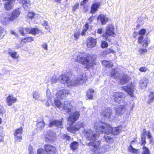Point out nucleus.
I'll return each instance as SVG.
<instances>
[{
  "label": "nucleus",
  "mask_w": 154,
  "mask_h": 154,
  "mask_svg": "<svg viewBox=\"0 0 154 154\" xmlns=\"http://www.w3.org/2000/svg\"><path fill=\"white\" fill-rule=\"evenodd\" d=\"M104 138L105 139L106 141L108 143L111 142L112 140V138L108 136H104Z\"/></svg>",
  "instance_id": "obj_44"
},
{
  "label": "nucleus",
  "mask_w": 154,
  "mask_h": 154,
  "mask_svg": "<svg viewBox=\"0 0 154 154\" xmlns=\"http://www.w3.org/2000/svg\"><path fill=\"white\" fill-rule=\"evenodd\" d=\"M101 5L100 2H94L92 3L91 7V13H95Z\"/></svg>",
  "instance_id": "obj_22"
},
{
  "label": "nucleus",
  "mask_w": 154,
  "mask_h": 154,
  "mask_svg": "<svg viewBox=\"0 0 154 154\" xmlns=\"http://www.w3.org/2000/svg\"><path fill=\"white\" fill-rule=\"evenodd\" d=\"M84 124L80 122H77L75 125L74 126H73L70 128H68V130L69 129H70V131L72 132L73 131H78L79 129L82 127H84Z\"/></svg>",
  "instance_id": "obj_20"
},
{
  "label": "nucleus",
  "mask_w": 154,
  "mask_h": 154,
  "mask_svg": "<svg viewBox=\"0 0 154 154\" xmlns=\"http://www.w3.org/2000/svg\"><path fill=\"white\" fill-rule=\"evenodd\" d=\"M124 96V94L121 92H116L113 95V99L114 101L117 103H120Z\"/></svg>",
  "instance_id": "obj_11"
},
{
  "label": "nucleus",
  "mask_w": 154,
  "mask_h": 154,
  "mask_svg": "<svg viewBox=\"0 0 154 154\" xmlns=\"http://www.w3.org/2000/svg\"><path fill=\"white\" fill-rule=\"evenodd\" d=\"M69 94L68 91L65 90H61L59 91L56 94L57 99H63L66 95Z\"/></svg>",
  "instance_id": "obj_17"
},
{
  "label": "nucleus",
  "mask_w": 154,
  "mask_h": 154,
  "mask_svg": "<svg viewBox=\"0 0 154 154\" xmlns=\"http://www.w3.org/2000/svg\"><path fill=\"white\" fill-rule=\"evenodd\" d=\"M148 70L147 68L145 66H142L140 67L139 70L141 72H145Z\"/></svg>",
  "instance_id": "obj_48"
},
{
  "label": "nucleus",
  "mask_w": 154,
  "mask_h": 154,
  "mask_svg": "<svg viewBox=\"0 0 154 154\" xmlns=\"http://www.w3.org/2000/svg\"><path fill=\"white\" fill-rule=\"evenodd\" d=\"M134 86L132 84H128L126 86H124L122 88L123 90L125 91L131 97H134L133 91L134 90Z\"/></svg>",
  "instance_id": "obj_12"
},
{
  "label": "nucleus",
  "mask_w": 154,
  "mask_h": 154,
  "mask_svg": "<svg viewBox=\"0 0 154 154\" xmlns=\"http://www.w3.org/2000/svg\"><path fill=\"white\" fill-rule=\"evenodd\" d=\"M10 32L11 34L14 35L16 36L17 35V33L14 31H13L12 30H10Z\"/></svg>",
  "instance_id": "obj_63"
},
{
  "label": "nucleus",
  "mask_w": 154,
  "mask_h": 154,
  "mask_svg": "<svg viewBox=\"0 0 154 154\" xmlns=\"http://www.w3.org/2000/svg\"><path fill=\"white\" fill-rule=\"evenodd\" d=\"M75 57V60L76 62H79L85 67L88 69L92 67L95 63V60L96 58V55L87 54L83 55L81 53H79Z\"/></svg>",
  "instance_id": "obj_3"
},
{
  "label": "nucleus",
  "mask_w": 154,
  "mask_h": 154,
  "mask_svg": "<svg viewBox=\"0 0 154 154\" xmlns=\"http://www.w3.org/2000/svg\"><path fill=\"white\" fill-rule=\"evenodd\" d=\"M2 73L3 74H6L7 73H8L10 72V71L8 70L5 69H2Z\"/></svg>",
  "instance_id": "obj_56"
},
{
  "label": "nucleus",
  "mask_w": 154,
  "mask_h": 154,
  "mask_svg": "<svg viewBox=\"0 0 154 154\" xmlns=\"http://www.w3.org/2000/svg\"><path fill=\"white\" fill-rule=\"evenodd\" d=\"M126 105H119L115 107V114L117 115L121 116L124 112L127 109Z\"/></svg>",
  "instance_id": "obj_10"
},
{
  "label": "nucleus",
  "mask_w": 154,
  "mask_h": 154,
  "mask_svg": "<svg viewBox=\"0 0 154 154\" xmlns=\"http://www.w3.org/2000/svg\"><path fill=\"white\" fill-rule=\"evenodd\" d=\"M15 3V0H8L4 3V8L6 10L10 11L13 8Z\"/></svg>",
  "instance_id": "obj_15"
},
{
  "label": "nucleus",
  "mask_w": 154,
  "mask_h": 154,
  "mask_svg": "<svg viewBox=\"0 0 154 154\" xmlns=\"http://www.w3.org/2000/svg\"><path fill=\"white\" fill-rule=\"evenodd\" d=\"M101 46L102 48H106L108 46V44L106 41H102L101 42Z\"/></svg>",
  "instance_id": "obj_43"
},
{
  "label": "nucleus",
  "mask_w": 154,
  "mask_h": 154,
  "mask_svg": "<svg viewBox=\"0 0 154 154\" xmlns=\"http://www.w3.org/2000/svg\"><path fill=\"white\" fill-rule=\"evenodd\" d=\"M119 69L118 68L116 69H112L110 73V75L114 78H120V73L119 72Z\"/></svg>",
  "instance_id": "obj_23"
},
{
  "label": "nucleus",
  "mask_w": 154,
  "mask_h": 154,
  "mask_svg": "<svg viewBox=\"0 0 154 154\" xmlns=\"http://www.w3.org/2000/svg\"><path fill=\"white\" fill-rule=\"evenodd\" d=\"M112 110L109 108H106L102 110L100 113L101 116L105 119H113Z\"/></svg>",
  "instance_id": "obj_7"
},
{
  "label": "nucleus",
  "mask_w": 154,
  "mask_h": 154,
  "mask_svg": "<svg viewBox=\"0 0 154 154\" xmlns=\"http://www.w3.org/2000/svg\"><path fill=\"white\" fill-rule=\"evenodd\" d=\"M6 32L4 28L0 27V39H2L5 34Z\"/></svg>",
  "instance_id": "obj_37"
},
{
  "label": "nucleus",
  "mask_w": 154,
  "mask_h": 154,
  "mask_svg": "<svg viewBox=\"0 0 154 154\" xmlns=\"http://www.w3.org/2000/svg\"><path fill=\"white\" fill-rule=\"evenodd\" d=\"M10 18L6 13L2 14L0 17V21L1 23L3 25H6L9 23L10 22H11Z\"/></svg>",
  "instance_id": "obj_9"
},
{
  "label": "nucleus",
  "mask_w": 154,
  "mask_h": 154,
  "mask_svg": "<svg viewBox=\"0 0 154 154\" xmlns=\"http://www.w3.org/2000/svg\"><path fill=\"white\" fill-rule=\"evenodd\" d=\"M42 24L46 29H48L50 28L48 22L46 21H44L42 23Z\"/></svg>",
  "instance_id": "obj_40"
},
{
  "label": "nucleus",
  "mask_w": 154,
  "mask_h": 154,
  "mask_svg": "<svg viewBox=\"0 0 154 154\" xmlns=\"http://www.w3.org/2000/svg\"><path fill=\"white\" fill-rule=\"evenodd\" d=\"M106 54H109L110 53H112L113 54H114L115 53V51L112 49H107L106 51Z\"/></svg>",
  "instance_id": "obj_51"
},
{
  "label": "nucleus",
  "mask_w": 154,
  "mask_h": 154,
  "mask_svg": "<svg viewBox=\"0 0 154 154\" xmlns=\"http://www.w3.org/2000/svg\"><path fill=\"white\" fill-rule=\"evenodd\" d=\"M57 81V79L56 78L55 76H53L52 79H51V84H53L56 83Z\"/></svg>",
  "instance_id": "obj_53"
},
{
  "label": "nucleus",
  "mask_w": 154,
  "mask_h": 154,
  "mask_svg": "<svg viewBox=\"0 0 154 154\" xmlns=\"http://www.w3.org/2000/svg\"><path fill=\"white\" fill-rule=\"evenodd\" d=\"M42 46L45 50H48V45L46 43H43Z\"/></svg>",
  "instance_id": "obj_57"
},
{
  "label": "nucleus",
  "mask_w": 154,
  "mask_h": 154,
  "mask_svg": "<svg viewBox=\"0 0 154 154\" xmlns=\"http://www.w3.org/2000/svg\"><path fill=\"white\" fill-rule=\"evenodd\" d=\"M33 97L35 100H38L40 98V94L39 92L38 91H35L32 93Z\"/></svg>",
  "instance_id": "obj_29"
},
{
  "label": "nucleus",
  "mask_w": 154,
  "mask_h": 154,
  "mask_svg": "<svg viewBox=\"0 0 154 154\" xmlns=\"http://www.w3.org/2000/svg\"><path fill=\"white\" fill-rule=\"evenodd\" d=\"M87 80L86 75L84 74H81L76 79L70 81L68 76L65 74H63L60 76L58 80L61 83L65 84L66 83L68 86H76L80 83H82Z\"/></svg>",
  "instance_id": "obj_4"
},
{
  "label": "nucleus",
  "mask_w": 154,
  "mask_h": 154,
  "mask_svg": "<svg viewBox=\"0 0 154 154\" xmlns=\"http://www.w3.org/2000/svg\"><path fill=\"white\" fill-rule=\"evenodd\" d=\"M87 31H86V30H85L84 29H83L81 33V35H85V32H86Z\"/></svg>",
  "instance_id": "obj_64"
},
{
  "label": "nucleus",
  "mask_w": 154,
  "mask_h": 154,
  "mask_svg": "<svg viewBox=\"0 0 154 154\" xmlns=\"http://www.w3.org/2000/svg\"><path fill=\"white\" fill-rule=\"evenodd\" d=\"M23 4V6L26 10L29 9L30 5V0H18Z\"/></svg>",
  "instance_id": "obj_24"
},
{
  "label": "nucleus",
  "mask_w": 154,
  "mask_h": 154,
  "mask_svg": "<svg viewBox=\"0 0 154 154\" xmlns=\"http://www.w3.org/2000/svg\"><path fill=\"white\" fill-rule=\"evenodd\" d=\"M80 115V113L79 112H75L69 116L68 119V121L70 122L71 123L73 124L78 119Z\"/></svg>",
  "instance_id": "obj_14"
},
{
  "label": "nucleus",
  "mask_w": 154,
  "mask_h": 154,
  "mask_svg": "<svg viewBox=\"0 0 154 154\" xmlns=\"http://www.w3.org/2000/svg\"><path fill=\"white\" fill-rule=\"evenodd\" d=\"M35 14L33 12H29L27 14V17L29 18L32 19L34 17Z\"/></svg>",
  "instance_id": "obj_50"
},
{
  "label": "nucleus",
  "mask_w": 154,
  "mask_h": 154,
  "mask_svg": "<svg viewBox=\"0 0 154 154\" xmlns=\"http://www.w3.org/2000/svg\"><path fill=\"white\" fill-rule=\"evenodd\" d=\"M94 128L97 132L104 133L107 134H111L115 135L118 134L122 130V127L121 126L112 128L110 125L101 121L95 122L94 124Z\"/></svg>",
  "instance_id": "obj_2"
},
{
  "label": "nucleus",
  "mask_w": 154,
  "mask_h": 154,
  "mask_svg": "<svg viewBox=\"0 0 154 154\" xmlns=\"http://www.w3.org/2000/svg\"><path fill=\"white\" fill-rule=\"evenodd\" d=\"M148 103H150L154 100V92H151L148 96L147 98Z\"/></svg>",
  "instance_id": "obj_31"
},
{
  "label": "nucleus",
  "mask_w": 154,
  "mask_h": 154,
  "mask_svg": "<svg viewBox=\"0 0 154 154\" xmlns=\"http://www.w3.org/2000/svg\"><path fill=\"white\" fill-rule=\"evenodd\" d=\"M94 92V90L93 89L88 90L87 92V96L89 99H92L93 97V93Z\"/></svg>",
  "instance_id": "obj_32"
},
{
  "label": "nucleus",
  "mask_w": 154,
  "mask_h": 154,
  "mask_svg": "<svg viewBox=\"0 0 154 154\" xmlns=\"http://www.w3.org/2000/svg\"><path fill=\"white\" fill-rule=\"evenodd\" d=\"M20 11L19 8L13 10L11 12L10 16V20L12 21L17 19L20 16Z\"/></svg>",
  "instance_id": "obj_13"
},
{
  "label": "nucleus",
  "mask_w": 154,
  "mask_h": 154,
  "mask_svg": "<svg viewBox=\"0 0 154 154\" xmlns=\"http://www.w3.org/2000/svg\"><path fill=\"white\" fill-rule=\"evenodd\" d=\"M45 124L44 121H42L38 122L37 124V128L39 130H42L45 126Z\"/></svg>",
  "instance_id": "obj_35"
},
{
  "label": "nucleus",
  "mask_w": 154,
  "mask_h": 154,
  "mask_svg": "<svg viewBox=\"0 0 154 154\" xmlns=\"http://www.w3.org/2000/svg\"><path fill=\"white\" fill-rule=\"evenodd\" d=\"M55 105L56 106L62 111L66 113L71 111V108L69 102L65 101L64 103H61L59 99L55 100Z\"/></svg>",
  "instance_id": "obj_5"
},
{
  "label": "nucleus",
  "mask_w": 154,
  "mask_h": 154,
  "mask_svg": "<svg viewBox=\"0 0 154 154\" xmlns=\"http://www.w3.org/2000/svg\"><path fill=\"white\" fill-rule=\"evenodd\" d=\"M23 133V128L22 127L18 128L15 130L14 132V136H21Z\"/></svg>",
  "instance_id": "obj_34"
},
{
  "label": "nucleus",
  "mask_w": 154,
  "mask_h": 154,
  "mask_svg": "<svg viewBox=\"0 0 154 154\" xmlns=\"http://www.w3.org/2000/svg\"><path fill=\"white\" fill-rule=\"evenodd\" d=\"M143 151L142 154H150L149 149L146 146H144L143 148Z\"/></svg>",
  "instance_id": "obj_41"
},
{
  "label": "nucleus",
  "mask_w": 154,
  "mask_h": 154,
  "mask_svg": "<svg viewBox=\"0 0 154 154\" xmlns=\"http://www.w3.org/2000/svg\"><path fill=\"white\" fill-rule=\"evenodd\" d=\"M98 20L100 21L102 24L104 25L108 22V19L105 16L100 14L98 17Z\"/></svg>",
  "instance_id": "obj_26"
},
{
  "label": "nucleus",
  "mask_w": 154,
  "mask_h": 154,
  "mask_svg": "<svg viewBox=\"0 0 154 154\" xmlns=\"http://www.w3.org/2000/svg\"><path fill=\"white\" fill-rule=\"evenodd\" d=\"M8 54L14 59H17L19 57L17 52L14 51L11 49L8 50Z\"/></svg>",
  "instance_id": "obj_25"
},
{
  "label": "nucleus",
  "mask_w": 154,
  "mask_h": 154,
  "mask_svg": "<svg viewBox=\"0 0 154 154\" xmlns=\"http://www.w3.org/2000/svg\"><path fill=\"white\" fill-rule=\"evenodd\" d=\"M128 81V78L127 75H124L120 79V83L122 85H124Z\"/></svg>",
  "instance_id": "obj_33"
},
{
  "label": "nucleus",
  "mask_w": 154,
  "mask_h": 154,
  "mask_svg": "<svg viewBox=\"0 0 154 154\" xmlns=\"http://www.w3.org/2000/svg\"><path fill=\"white\" fill-rule=\"evenodd\" d=\"M55 134L51 131H48V136L46 138L50 140L51 141L54 140L55 137Z\"/></svg>",
  "instance_id": "obj_28"
},
{
  "label": "nucleus",
  "mask_w": 154,
  "mask_h": 154,
  "mask_svg": "<svg viewBox=\"0 0 154 154\" xmlns=\"http://www.w3.org/2000/svg\"><path fill=\"white\" fill-rule=\"evenodd\" d=\"M146 30L145 29H141L139 31V35L140 36H143V35H144L145 32H146Z\"/></svg>",
  "instance_id": "obj_49"
},
{
  "label": "nucleus",
  "mask_w": 154,
  "mask_h": 154,
  "mask_svg": "<svg viewBox=\"0 0 154 154\" xmlns=\"http://www.w3.org/2000/svg\"><path fill=\"white\" fill-rule=\"evenodd\" d=\"M141 145H145L146 143L145 141V137H142L141 138Z\"/></svg>",
  "instance_id": "obj_52"
},
{
  "label": "nucleus",
  "mask_w": 154,
  "mask_h": 154,
  "mask_svg": "<svg viewBox=\"0 0 154 154\" xmlns=\"http://www.w3.org/2000/svg\"><path fill=\"white\" fill-rule=\"evenodd\" d=\"M19 31L20 33L23 35H24L26 33L31 34L34 35L38 34L39 32V31L37 28H32L31 29L28 28L23 29L22 27H20L19 29Z\"/></svg>",
  "instance_id": "obj_6"
},
{
  "label": "nucleus",
  "mask_w": 154,
  "mask_h": 154,
  "mask_svg": "<svg viewBox=\"0 0 154 154\" xmlns=\"http://www.w3.org/2000/svg\"><path fill=\"white\" fill-rule=\"evenodd\" d=\"M53 125L56 126L58 128H61L62 127V122L57 120L52 121L50 123L49 126L51 127Z\"/></svg>",
  "instance_id": "obj_27"
},
{
  "label": "nucleus",
  "mask_w": 154,
  "mask_h": 154,
  "mask_svg": "<svg viewBox=\"0 0 154 154\" xmlns=\"http://www.w3.org/2000/svg\"><path fill=\"white\" fill-rule=\"evenodd\" d=\"M79 5L78 4H76L73 7V10L75 11L79 7Z\"/></svg>",
  "instance_id": "obj_60"
},
{
  "label": "nucleus",
  "mask_w": 154,
  "mask_h": 154,
  "mask_svg": "<svg viewBox=\"0 0 154 154\" xmlns=\"http://www.w3.org/2000/svg\"><path fill=\"white\" fill-rule=\"evenodd\" d=\"M28 151L29 154H34V151L32 146L29 145V146Z\"/></svg>",
  "instance_id": "obj_47"
},
{
  "label": "nucleus",
  "mask_w": 154,
  "mask_h": 154,
  "mask_svg": "<svg viewBox=\"0 0 154 154\" xmlns=\"http://www.w3.org/2000/svg\"><path fill=\"white\" fill-rule=\"evenodd\" d=\"M14 139L15 142H20L22 140V136H15Z\"/></svg>",
  "instance_id": "obj_42"
},
{
  "label": "nucleus",
  "mask_w": 154,
  "mask_h": 154,
  "mask_svg": "<svg viewBox=\"0 0 154 154\" xmlns=\"http://www.w3.org/2000/svg\"><path fill=\"white\" fill-rule=\"evenodd\" d=\"M143 37L142 36H140L138 38V42L139 43H141L143 41Z\"/></svg>",
  "instance_id": "obj_55"
},
{
  "label": "nucleus",
  "mask_w": 154,
  "mask_h": 154,
  "mask_svg": "<svg viewBox=\"0 0 154 154\" xmlns=\"http://www.w3.org/2000/svg\"><path fill=\"white\" fill-rule=\"evenodd\" d=\"M88 0H83V1L81 2L80 5H85L86 2L88 1Z\"/></svg>",
  "instance_id": "obj_62"
},
{
  "label": "nucleus",
  "mask_w": 154,
  "mask_h": 154,
  "mask_svg": "<svg viewBox=\"0 0 154 154\" xmlns=\"http://www.w3.org/2000/svg\"><path fill=\"white\" fill-rule=\"evenodd\" d=\"M146 131L145 129H144L143 131V133L141 135V137H146Z\"/></svg>",
  "instance_id": "obj_58"
},
{
  "label": "nucleus",
  "mask_w": 154,
  "mask_h": 154,
  "mask_svg": "<svg viewBox=\"0 0 154 154\" xmlns=\"http://www.w3.org/2000/svg\"><path fill=\"white\" fill-rule=\"evenodd\" d=\"M129 149L130 152L132 153H137V152L138 150L134 148L131 145L129 146Z\"/></svg>",
  "instance_id": "obj_45"
},
{
  "label": "nucleus",
  "mask_w": 154,
  "mask_h": 154,
  "mask_svg": "<svg viewBox=\"0 0 154 154\" xmlns=\"http://www.w3.org/2000/svg\"><path fill=\"white\" fill-rule=\"evenodd\" d=\"M44 148L46 150V152L45 151V153L46 154H50L56 152V148L49 145H45Z\"/></svg>",
  "instance_id": "obj_18"
},
{
  "label": "nucleus",
  "mask_w": 154,
  "mask_h": 154,
  "mask_svg": "<svg viewBox=\"0 0 154 154\" xmlns=\"http://www.w3.org/2000/svg\"><path fill=\"white\" fill-rule=\"evenodd\" d=\"M102 64L107 67H110L113 66V64L112 62L110 61L106 60L102 61Z\"/></svg>",
  "instance_id": "obj_30"
},
{
  "label": "nucleus",
  "mask_w": 154,
  "mask_h": 154,
  "mask_svg": "<svg viewBox=\"0 0 154 154\" xmlns=\"http://www.w3.org/2000/svg\"><path fill=\"white\" fill-rule=\"evenodd\" d=\"M87 46L89 48H92L96 46L97 40L92 37L88 38L87 41Z\"/></svg>",
  "instance_id": "obj_16"
},
{
  "label": "nucleus",
  "mask_w": 154,
  "mask_h": 154,
  "mask_svg": "<svg viewBox=\"0 0 154 154\" xmlns=\"http://www.w3.org/2000/svg\"><path fill=\"white\" fill-rule=\"evenodd\" d=\"M17 101V98L14 97L12 95H9L6 99L7 103L10 106L12 105V104L15 103Z\"/></svg>",
  "instance_id": "obj_19"
},
{
  "label": "nucleus",
  "mask_w": 154,
  "mask_h": 154,
  "mask_svg": "<svg viewBox=\"0 0 154 154\" xmlns=\"http://www.w3.org/2000/svg\"><path fill=\"white\" fill-rule=\"evenodd\" d=\"M89 26L88 23H86L83 29L87 31L88 29Z\"/></svg>",
  "instance_id": "obj_61"
},
{
  "label": "nucleus",
  "mask_w": 154,
  "mask_h": 154,
  "mask_svg": "<svg viewBox=\"0 0 154 154\" xmlns=\"http://www.w3.org/2000/svg\"><path fill=\"white\" fill-rule=\"evenodd\" d=\"M80 33L79 32L77 31L76 32H75L74 34V37L75 38V40L76 41L78 39Z\"/></svg>",
  "instance_id": "obj_46"
},
{
  "label": "nucleus",
  "mask_w": 154,
  "mask_h": 154,
  "mask_svg": "<svg viewBox=\"0 0 154 154\" xmlns=\"http://www.w3.org/2000/svg\"><path fill=\"white\" fill-rule=\"evenodd\" d=\"M114 29L113 26L111 24L109 25L106 27V33L103 35V36L106 40L108 39V38L109 36L113 37L115 36V34L114 32Z\"/></svg>",
  "instance_id": "obj_8"
},
{
  "label": "nucleus",
  "mask_w": 154,
  "mask_h": 154,
  "mask_svg": "<svg viewBox=\"0 0 154 154\" xmlns=\"http://www.w3.org/2000/svg\"><path fill=\"white\" fill-rule=\"evenodd\" d=\"M149 83L148 80L146 78H141L139 81L140 87L142 89L145 88L147 87Z\"/></svg>",
  "instance_id": "obj_21"
},
{
  "label": "nucleus",
  "mask_w": 154,
  "mask_h": 154,
  "mask_svg": "<svg viewBox=\"0 0 154 154\" xmlns=\"http://www.w3.org/2000/svg\"><path fill=\"white\" fill-rule=\"evenodd\" d=\"M84 133L87 139L91 141H94L88 143V146L92 147L91 148V149L93 153L99 154L105 152L107 151L106 148L105 146L100 147L101 143L100 141H95L97 139L98 136L92 130H84Z\"/></svg>",
  "instance_id": "obj_1"
},
{
  "label": "nucleus",
  "mask_w": 154,
  "mask_h": 154,
  "mask_svg": "<svg viewBox=\"0 0 154 154\" xmlns=\"http://www.w3.org/2000/svg\"><path fill=\"white\" fill-rule=\"evenodd\" d=\"M143 46L144 47H147L148 44L150 43V41L149 38H146L143 40Z\"/></svg>",
  "instance_id": "obj_39"
},
{
  "label": "nucleus",
  "mask_w": 154,
  "mask_h": 154,
  "mask_svg": "<svg viewBox=\"0 0 154 154\" xmlns=\"http://www.w3.org/2000/svg\"><path fill=\"white\" fill-rule=\"evenodd\" d=\"M147 50L146 49H140L139 51V53L140 54L146 52Z\"/></svg>",
  "instance_id": "obj_54"
},
{
  "label": "nucleus",
  "mask_w": 154,
  "mask_h": 154,
  "mask_svg": "<svg viewBox=\"0 0 154 154\" xmlns=\"http://www.w3.org/2000/svg\"><path fill=\"white\" fill-rule=\"evenodd\" d=\"M78 145V142L75 141L73 142L70 144V147L72 149L75 150L77 148Z\"/></svg>",
  "instance_id": "obj_36"
},
{
  "label": "nucleus",
  "mask_w": 154,
  "mask_h": 154,
  "mask_svg": "<svg viewBox=\"0 0 154 154\" xmlns=\"http://www.w3.org/2000/svg\"><path fill=\"white\" fill-rule=\"evenodd\" d=\"M64 138L66 139H67L69 141L71 140L70 137L66 134H64Z\"/></svg>",
  "instance_id": "obj_59"
},
{
  "label": "nucleus",
  "mask_w": 154,
  "mask_h": 154,
  "mask_svg": "<svg viewBox=\"0 0 154 154\" xmlns=\"http://www.w3.org/2000/svg\"><path fill=\"white\" fill-rule=\"evenodd\" d=\"M33 41V39L32 38V37H27L25 38H24L23 39H22L21 40V42L22 43V42H24L25 43L26 42H31L32 41Z\"/></svg>",
  "instance_id": "obj_38"
}]
</instances>
